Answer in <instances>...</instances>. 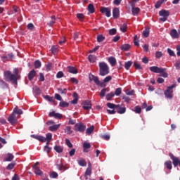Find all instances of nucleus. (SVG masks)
I'll return each mask as SVG.
<instances>
[{
    "label": "nucleus",
    "instance_id": "nucleus-1",
    "mask_svg": "<svg viewBox=\"0 0 180 180\" xmlns=\"http://www.w3.org/2000/svg\"><path fill=\"white\" fill-rule=\"evenodd\" d=\"M18 72L17 68L14 69L13 74H12V72L11 71L4 72V78L7 82H11L16 85V84H18Z\"/></svg>",
    "mask_w": 180,
    "mask_h": 180
},
{
    "label": "nucleus",
    "instance_id": "nucleus-2",
    "mask_svg": "<svg viewBox=\"0 0 180 180\" xmlns=\"http://www.w3.org/2000/svg\"><path fill=\"white\" fill-rule=\"evenodd\" d=\"M99 67V75L101 77H105V75H108L110 72L109 65H108V63L105 62H100L98 63Z\"/></svg>",
    "mask_w": 180,
    "mask_h": 180
},
{
    "label": "nucleus",
    "instance_id": "nucleus-3",
    "mask_svg": "<svg viewBox=\"0 0 180 180\" xmlns=\"http://www.w3.org/2000/svg\"><path fill=\"white\" fill-rule=\"evenodd\" d=\"M150 71L151 72H155V74H161L160 77H162L163 78H167L168 77V73L165 72L167 71V68H162L157 66H152L149 68Z\"/></svg>",
    "mask_w": 180,
    "mask_h": 180
},
{
    "label": "nucleus",
    "instance_id": "nucleus-4",
    "mask_svg": "<svg viewBox=\"0 0 180 180\" xmlns=\"http://www.w3.org/2000/svg\"><path fill=\"white\" fill-rule=\"evenodd\" d=\"M176 86V84H172V86H169L167 87V90L165 91V96L168 98V99H172L174 96V88Z\"/></svg>",
    "mask_w": 180,
    "mask_h": 180
},
{
    "label": "nucleus",
    "instance_id": "nucleus-5",
    "mask_svg": "<svg viewBox=\"0 0 180 180\" xmlns=\"http://www.w3.org/2000/svg\"><path fill=\"white\" fill-rule=\"evenodd\" d=\"M160 16H162V18H159V20L161 22H166V20L168 19V17L169 16V12L167 10H162L159 12Z\"/></svg>",
    "mask_w": 180,
    "mask_h": 180
},
{
    "label": "nucleus",
    "instance_id": "nucleus-6",
    "mask_svg": "<svg viewBox=\"0 0 180 180\" xmlns=\"http://www.w3.org/2000/svg\"><path fill=\"white\" fill-rule=\"evenodd\" d=\"M86 129V126H85V124H84V123L82 122L77 123L75 125V131H79L80 133H84Z\"/></svg>",
    "mask_w": 180,
    "mask_h": 180
},
{
    "label": "nucleus",
    "instance_id": "nucleus-7",
    "mask_svg": "<svg viewBox=\"0 0 180 180\" xmlns=\"http://www.w3.org/2000/svg\"><path fill=\"white\" fill-rule=\"evenodd\" d=\"M8 120L11 124H16L18 123V116L12 113L8 118Z\"/></svg>",
    "mask_w": 180,
    "mask_h": 180
},
{
    "label": "nucleus",
    "instance_id": "nucleus-8",
    "mask_svg": "<svg viewBox=\"0 0 180 180\" xmlns=\"http://www.w3.org/2000/svg\"><path fill=\"white\" fill-rule=\"evenodd\" d=\"M82 105V108L84 110H90V109H92V103H91L89 100H86L84 101Z\"/></svg>",
    "mask_w": 180,
    "mask_h": 180
},
{
    "label": "nucleus",
    "instance_id": "nucleus-9",
    "mask_svg": "<svg viewBox=\"0 0 180 180\" xmlns=\"http://www.w3.org/2000/svg\"><path fill=\"white\" fill-rule=\"evenodd\" d=\"M89 79L90 81H94L96 85H101V81L98 77L91 75L89 76Z\"/></svg>",
    "mask_w": 180,
    "mask_h": 180
},
{
    "label": "nucleus",
    "instance_id": "nucleus-10",
    "mask_svg": "<svg viewBox=\"0 0 180 180\" xmlns=\"http://www.w3.org/2000/svg\"><path fill=\"white\" fill-rule=\"evenodd\" d=\"M101 13H105L107 18H110V9L109 8L103 7L101 9Z\"/></svg>",
    "mask_w": 180,
    "mask_h": 180
},
{
    "label": "nucleus",
    "instance_id": "nucleus-11",
    "mask_svg": "<svg viewBox=\"0 0 180 180\" xmlns=\"http://www.w3.org/2000/svg\"><path fill=\"white\" fill-rule=\"evenodd\" d=\"M112 16L114 19H117L119 16H120V11L119 10V8H115L112 11Z\"/></svg>",
    "mask_w": 180,
    "mask_h": 180
},
{
    "label": "nucleus",
    "instance_id": "nucleus-12",
    "mask_svg": "<svg viewBox=\"0 0 180 180\" xmlns=\"http://www.w3.org/2000/svg\"><path fill=\"white\" fill-rule=\"evenodd\" d=\"M45 141H42V143H47V144H49V143H50L51 141V139H53V134L51 133H48L46 134V137H44Z\"/></svg>",
    "mask_w": 180,
    "mask_h": 180
},
{
    "label": "nucleus",
    "instance_id": "nucleus-13",
    "mask_svg": "<svg viewBox=\"0 0 180 180\" xmlns=\"http://www.w3.org/2000/svg\"><path fill=\"white\" fill-rule=\"evenodd\" d=\"M49 116L51 117H55L56 119H61L63 117V115H61V114L57 113V112H56L54 111L51 112L49 113Z\"/></svg>",
    "mask_w": 180,
    "mask_h": 180
},
{
    "label": "nucleus",
    "instance_id": "nucleus-14",
    "mask_svg": "<svg viewBox=\"0 0 180 180\" xmlns=\"http://www.w3.org/2000/svg\"><path fill=\"white\" fill-rule=\"evenodd\" d=\"M60 126H61V124H53L49 127V130H50V131H57L60 128Z\"/></svg>",
    "mask_w": 180,
    "mask_h": 180
},
{
    "label": "nucleus",
    "instance_id": "nucleus-15",
    "mask_svg": "<svg viewBox=\"0 0 180 180\" xmlns=\"http://www.w3.org/2000/svg\"><path fill=\"white\" fill-rule=\"evenodd\" d=\"M170 36L173 39H178V37H179V34H178V31H176V30H172L170 32Z\"/></svg>",
    "mask_w": 180,
    "mask_h": 180
},
{
    "label": "nucleus",
    "instance_id": "nucleus-16",
    "mask_svg": "<svg viewBox=\"0 0 180 180\" xmlns=\"http://www.w3.org/2000/svg\"><path fill=\"white\" fill-rule=\"evenodd\" d=\"M131 11H132V15L134 16H137L139 13H140V8L135 6H131Z\"/></svg>",
    "mask_w": 180,
    "mask_h": 180
},
{
    "label": "nucleus",
    "instance_id": "nucleus-17",
    "mask_svg": "<svg viewBox=\"0 0 180 180\" xmlns=\"http://www.w3.org/2000/svg\"><path fill=\"white\" fill-rule=\"evenodd\" d=\"M68 71L70 72V74H78V70H77L75 67L68 66Z\"/></svg>",
    "mask_w": 180,
    "mask_h": 180
},
{
    "label": "nucleus",
    "instance_id": "nucleus-18",
    "mask_svg": "<svg viewBox=\"0 0 180 180\" xmlns=\"http://www.w3.org/2000/svg\"><path fill=\"white\" fill-rule=\"evenodd\" d=\"M77 164L80 165V167H86V162L84 160V158H79L77 160Z\"/></svg>",
    "mask_w": 180,
    "mask_h": 180
},
{
    "label": "nucleus",
    "instance_id": "nucleus-19",
    "mask_svg": "<svg viewBox=\"0 0 180 180\" xmlns=\"http://www.w3.org/2000/svg\"><path fill=\"white\" fill-rule=\"evenodd\" d=\"M34 77H36V70H32L28 74V79H30V81H32V79H33Z\"/></svg>",
    "mask_w": 180,
    "mask_h": 180
},
{
    "label": "nucleus",
    "instance_id": "nucleus-20",
    "mask_svg": "<svg viewBox=\"0 0 180 180\" xmlns=\"http://www.w3.org/2000/svg\"><path fill=\"white\" fill-rule=\"evenodd\" d=\"M108 62L112 67H115V65H116V58L115 57L111 56L108 58Z\"/></svg>",
    "mask_w": 180,
    "mask_h": 180
},
{
    "label": "nucleus",
    "instance_id": "nucleus-21",
    "mask_svg": "<svg viewBox=\"0 0 180 180\" xmlns=\"http://www.w3.org/2000/svg\"><path fill=\"white\" fill-rule=\"evenodd\" d=\"M120 30L123 33H126V32H127V24L126 22L121 24Z\"/></svg>",
    "mask_w": 180,
    "mask_h": 180
},
{
    "label": "nucleus",
    "instance_id": "nucleus-22",
    "mask_svg": "<svg viewBox=\"0 0 180 180\" xmlns=\"http://www.w3.org/2000/svg\"><path fill=\"white\" fill-rule=\"evenodd\" d=\"M84 152L88 153V148H91V143L88 142H84L83 143Z\"/></svg>",
    "mask_w": 180,
    "mask_h": 180
},
{
    "label": "nucleus",
    "instance_id": "nucleus-23",
    "mask_svg": "<svg viewBox=\"0 0 180 180\" xmlns=\"http://www.w3.org/2000/svg\"><path fill=\"white\" fill-rule=\"evenodd\" d=\"M54 150L55 151H56V153H63V150H64V148H63V146H60L58 145H56L54 146Z\"/></svg>",
    "mask_w": 180,
    "mask_h": 180
},
{
    "label": "nucleus",
    "instance_id": "nucleus-24",
    "mask_svg": "<svg viewBox=\"0 0 180 180\" xmlns=\"http://www.w3.org/2000/svg\"><path fill=\"white\" fill-rule=\"evenodd\" d=\"M32 137H33L34 139H36V140H39V141H45V139L44 136H38V135H32Z\"/></svg>",
    "mask_w": 180,
    "mask_h": 180
},
{
    "label": "nucleus",
    "instance_id": "nucleus-25",
    "mask_svg": "<svg viewBox=\"0 0 180 180\" xmlns=\"http://www.w3.org/2000/svg\"><path fill=\"white\" fill-rule=\"evenodd\" d=\"M73 96L75 97V99L71 101V103H72V105H77V103H78V94L75 92Z\"/></svg>",
    "mask_w": 180,
    "mask_h": 180
},
{
    "label": "nucleus",
    "instance_id": "nucleus-26",
    "mask_svg": "<svg viewBox=\"0 0 180 180\" xmlns=\"http://www.w3.org/2000/svg\"><path fill=\"white\" fill-rule=\"evenodd\" d=\"M34 174H36V175H39V176H41V175H43V172H41V170H40V169L37 167H35L34 169Z\"/></svg>",
    "mask_w": 180,
    "mask_h": 180
},
{
    "label": "nucleus",
    "instance_id": "nucleus-27",
    "mask_svg": "<svg viewBox=\"0 0 180 180\" xmlns=\"http://www.w3.org/2000/svg\"><path fill=\"white\" fill-rule=\"evenodd\" d=\"M23 111H22L20 109L18 108H15L13 111V114L14 115H22Z\"/></svg>",
    "mask_w": 180,
    "mask_h": 180
},
{
    "label": "nucleus",
    "instance_id": "nucleus-28",
    "mask_svg": "<svg viewBox=\"0 0 180 180\" xmlns=\"http://www.w3.org/2000/svg\"><path fill=\"white\" fill-rule=\"evenodd\" d=\"M91 174H92V169L87 168L85 172V179H88V176H91Z\"/></svg>",
    "mask_w": 180,
    "mask_h": 180
},
{
    "label": "nucleus",
    "instance_id": "nucleus-29",
    "mask_svg": "<svg viewBox=\"0 0 180 180\" xmlns=\"http://www.w3.org/2000/svg\"><path fill=\"white\" fill-rule=\"evenodd\" d=\"M121 50H123L124 51H127L128 50H130V45L129 44H123L121 46Z\"/></svg>",
    "mask_w": 180,
    "mask_h": 180
},
{
    "label": "nucleus",
    "instance_id": "nucleus-30",
    "mask_svg": "<svg viewBox=\"0 0 180 180\" xmlns=\"http://www.w3.org/2000/svg\"><path fill=\"white\" fill-rule=\"evenodd\" d=\"M165 165H166L167 169H172V162H171V160L166 161Z\"/></svg>",
    "mask_w": 180,
    "mask_h": 180
},
{
    "label": "nucleus",
    "instance_id": "nucleus-31",
    "mask_svg": "<svg viewBox=\"0 0 180 180\" xmlns=\"http://www.w3.org/2000/svg\"><path fill=\"white\" fill-rule=\"evenodd\" d=\"M94 129L95 127L94 126H91L89 128H87L86 133L88 134V136L93 133Z\"/></svg>",
    "mask_w": 180,
    "mask_h": 180
},
{
    "label": "nucleus",
    "instance_id": "nucleus-32",
    "mask_svg": "<svg viewBox=\"0 0 180 180\" xmlns=\"http://www.w3.org/2000/svg\"><path fill=\"white\" fill-rule=\"evenodd\" d=\"M33 92L36 94V95H40V94H41V91H40V89L37 86L33 88Z\"/></svg>",
    "mask_w": 180,
    "mask_h": 180
},
{
    "label": "nucleus",
    "instance_id": "nucleus-33",
    "mask_svg": "<svg viewBox=\"0 0 180 180\" xmlns=\"http://www.w3.org/2000/svg\"><path fill=\"white\" fill-rule=\"evenodd\" d=\"M5 160L6 161L8 162L12 161V160H13V155H12L11 153L7 154Z\"/></svg>",
    "mask_w": 180,
    "mask_h": 180
},
{
    "label": "nucleus",
    "instance_id": "nucleus-34",
    "mask_svg": "<svg viewBox=\"0 0 180 180\" xmlns=\"http://www.w3.org/2000/svg\"><path fill=\"white\" fill-rule=\"evenodd\" d=\"M89 61H90V63H95L96 61V56L94 55H89Z\"/></svg>",
    "mask_w": 180,
    "mask_h": 180
},
{
    "label": "nucleus",
    "instance_id": "nucleus-35",
    "mask_svg": "<svg viewBox=\"0 0 180 180\" xmlns=\"http://www.w3.org/2000/svg\"><path fill=\"white\" fill-rule=\"evenodd\" d=\"M51 19H52V20L50 21L49 22H48L49 26H53L54 25V23H56V16L55 15H52L51 17Z\"/></svg>",
    "mask_w": 180,
    "mask_h": 180
},
{
    "label": "nucleus",
    "instance_id": "nucleus-36",
    "mask_svg": "<svg viewBox=\"0 0 180 180\" xmlns=\"http://www.w3.org/2000/svg\"><path fill=\"white\" fill-rule=\"evenodd\" d=\"M88 11L90 12V13H94V12H95V8H94L93 4H89L88 6Z\"/></svg>",
    "mask_w": 180,
    "mask_h": 180
},
{
    "label": "nucleus",
    "instance_id": "nucleus-37",
    "mask_svg": "<svg viewBox=\"0 0 180 180\" xmlns=\"http://www.w3.org/2000/svg\"><path fill=\"white\" fill-rule=\"evenodd\" d=\"M114 96H115V93L110 92V94L106 95V99L107 101H110V99H112V98H113Z\"/></svg>",
    "mask_w": 180,
    "mask_h": 180
},
{
    "label": "nucleus",
    "instance_id": "nucleus-38",
    "mask_svg": "<svg viewBox=\"0 0 180 180\" xmlns=\"http://www.w3.org/2000/svg\"><path fill=\"white\" fill-rule=\"evenodd\" d=\"M131 64H133L131 61L126 62L124 65V68L127 70H129L130 67H131Z\"/></svg>",
    "mask_w": 180,
    "mask_h": 180
},
{
    "label": "nucleus",
    "instance_id": "nucleus-39",
    "mask_svg": "<svg viewBox=\"0 0 180 180\" xmlns=\"http://www.w3.org/2000/svg\"><path fill=\"white\" fill-rule=\"evenodd\" d=\"M103 40H105V37H103V35L100 34L97 37L98 43H101V42L103 41Z\"/></svg>",
    "mask_w": 180,
    "mask_h": 180
},
{
    "label": "nucleus",
    "instance_id": "nucleus-40",
    "mask_svg": "<svg viewBox=\"0 0 180 180\" xmlns=\"http://www.w3.org/2000/svg\"><path fill=\"white\" fill-rule=\"evenodd\" d=\"M34 65L35 68H40V67H41V62H40V60H36Z\"/></svg>",
    "mask_w": 180,
    "mask_h": 180
},
{
    "label": "nucleus",
    "instance_id": "nucleus-41",
    "mask_svg": "<svg viewBox=\"0 0 180 180\" xmlns=\"http://www.w3.org/2000/svg\"><path fill=\"white\" fill-rule=\"evenodd\" d=\"M143 35L144 36V37H148V36L150 35V30L146 28L145 30H143Z\"/></svg>",
    "mask_w": 180,
    "mask_h": 180
},
{
    "label": "nucleus",
    "instance_id": "nucleus-42",
    "mask_svg": "<svg viewBox=\"0 0 180 180\" xmlns=\"http://www.w3.org/2000/svg\"><path fill=\"white\" fill-rule=\"evenodd\" d=\"M65 133H67V134H72V130H71V127H66L65 129Z\"/></svg>",
    "mask_w": 180,
    "mask_h": 180
},
{
    "label": "nucleus",
    "instance_id": "nucleus-43",
    "mask_svg": "<svg viewBox=\"0 0 180 180\" xmlns=\"http://www.w3.org/2000/svg\"><path fill=\"white\" fill-rule=\"evenodd\" d=\"M121 94H122V88L120 87L116 89L114 94L116 95V96H120Z\"/></svg>",
    "mask_w": 180,
    "mask_h": 180
},
{
    "label": "nucleus",
    "instance_id": "nucleus-44",
    "mask_svg": "<svg viewBox=\"0 0 180 180\" xmlns=\"http://www.w3.org/2000/svg\"><path fill=\"white\" fill-rule=\"evenodd\" d=\"M118 113H120V115H123V113H126V108H120L118 109Z\"/></svg>",
    "mask_w": 180,
    "mask_h": 180
},
{
    "label": "nucleus",
    "instance_id": "nucleus-45",
    "mask_svg": "<svg viewBox=\"0 0 180 180\" xmlns=\"http://www.w3.org/2000/svg\"><path fill=\"white\" fill-rule=\"evenodd\" d=\"M51 51L53 54H57V53L58 52V49H57L56 46H52L51 49Z\"/></svg>",
    "mask_w": 180,
    "mask_h": 180
},
{
    "label": "nucleus",
    "instance_id": "nucleus-46",
    "mask_svg": "<svg viewBox=\"0 0 180 180\" xmlns=\"http://www.w3.org/2000/svg\"><path fill=\"white\" fill-rule=\"evenodd\" d=\"M77 18L79 19V20H80L81 22H82V20H84V14L82 13H78L77 14Z\"/></svg>",
    "mask_w": 180,
    "mask_h": 180
},
{
    "label": "nucleus",
    "instance_id": "nucleus-47",
    "mask_svg": "<svg viewBox=\"0 0 180 180\" xmlns=\"http://www.w3.org/2000/svg\"><path fill=\"white\" fill-rule=\"evenodd\" d=\"M13 168H15V162L8 164V165L6 167V169H13Z\"/></svg>",
    "mask_w": 180,
    "mask_h": 180
},
{
    "label": "nucleus",
    "instance_id": "nucleus-48",
    "mask_svg": "<svg viewBox=\"0 0 180 180\" xmlns=\"http://www.w3.org/2000/svg\"><path fill=\"white\" fill-rule=\"evenodd\" d=\"M59 105L61 108H68V103L65 101H61Z\"/></svg>",
    "mask_w": 180,
    "mask_h": 180
},
{
    "label": "nucleus",
    "instance_id": "nucleus-49",
    "mask_svg": "<svg viewBox=\"0 0 180 180\" xmlns=\"http://www.w3.org/2000/svg\"><path fill=\"white\" fill-rule=\"evenodd\" d=\"M65 143L69 147V148H72V143H71V141L70 139H65Z\"/></svg>",
    "mask_w": 180,
    "mask_h": 180
},
{
    "label": "nucleus",
    "instance_id": "nucleus-50",
    "mask_svg": "<svg viewBox=\"0 0 180 180\" xmlns=\"http://www.w3.org/2000/svg\"><path fill=\"white\" fill-rule=\"evenodd\" d=\"M135 113H141V108L140 106H136L134 108Z\"/></svg>",
    "mask_w": 180,
    "mask_h": 180
},
{
    "label": "nucleus",
    "instance_id": "nucleus-51",
    "mask_svg": "<svg viewBox=\"0 0 180 180\" xmlns=\"http://www.w3.org/2000/svg\"><path fill=\"white\" fill-rule=\"evenodd\" d=\"M167 53L168 54H169L172 57H175V52H174V51H172L170 49H167Z\"/></svg>",
    "mask_w": 180,
    "mask_h": 180
},
{
    "label": "nucleus",
    "instance_id": "nucleus-52",
    "mask_svg": "<svg viewBox=\"0 0 180 180\" xmlns=\"http://www.w3.org/2000/svg\"><path fill=\"white\" fill-rule=\"evenodd\" d=\"M117 31L116 30V29L112 28L109 30V34H110V36H113V35H115V33H117Z\"/></svg>",
    "mask_w": 180,
    "mask_h": 180
},
{
    "label": "nucleus",
    "instance_id": "nucleus-53",
    "mask_svg": "<svg viewBox=\"0 0 180 180\" xmlns=\"http://www.w3.org/2000/svg\"><path fill=\"white\" fill-rule=\"evenodd\" d=\"M134 46H136L137 47L140 46V44H139V39H137V35L134 37Z\"/></svg>",
    "mask_w": 180,
    "mask_h": 180
},
{
    "label": "nucleus",
    "instance_id": "nucleus-54",
    "mask_svg": "<svg viewBox=\"0 0 180 180\" xmlns=\"http://www.w3.org/2000/svg\"><path fill=\"white\" fill-rule=\"evenodd\" d=\"M107 106H108V108H110V109H115V108H116V106H117V105H116L113 103H108Z\"/></svg>",
    "mask_w": 180,
    "mask_h": 180
},
{
    "label": "nucleus",
    "instance_id": "nucleus-55",
    "mask_svg": "<svg viewBox=\"0 0 180 180\" xmlns=\"http://www.w3.org/2000/svg\"><path fill=\"white\" fill-rule=\"evenodd\" d=\"M112 81V76H107L105 78H104L103 79V82L106 83V82H109Z\"/></svg>",
    "mask_w": 180,
    "mask_h": 180
},
{
    "label": "nucleus",
    "instance_id": "nucleus-56",
    "mask_svg": "<svg viewBox=\"0 0 180 180\" xmlns=\"http://www.w3.org/2000/svg\"><path fill=\"white\" fill-rule=\"evenodd\" d=\"M155 57H156V58H161V57H162V52L157 51L155 53Z\"/></svg>",
    "mask_w": 180,
    "mask_h": 180
},
{
    "label": "nucleus",
    "instance_id": "nucleus-57",
    "mask_svg": "<svg viewBox=\"0 0 180 180\" xmlns=\"http://www.w3.org/2000/svg\"><path fill=\"white\" fill-rule=\"evenodd\" d=\"M161 5H162V2H161V0H160L156 2V4H155V7L156 8V9H158V8L161 6Z\"/></svg>",
    "mask_w": 180,
    "mask_h": 180
},
{
    "label": "nucleus",
    "instance_id": "nucleus-58",
    "mask_svg": "<svg viewBox=\"0 0 180 180\" xmlns=\"http://www.w3.org/2000/svg\"><path fill=\"white\" fill-rule=\"evenodd\" d=\"M50 176L51 178H57V176H58V174H57V172H52L50 174Z\"/></svg>",
    "mask_w": 180,
    "mask_h": 180
},
{
    "label": "nucleus",
    "instance_id": "nucleus-59",
    "mask_svg": "<svg viewBox=\"0 0 180 180\" xmlns=\"http://www.w3.org/2000/svg\"><path fill=\"white\" fill-rule=\"evenodd\" d=\"M44 99H46V101H49V102H53V97H50V96H44Z\"/></svg>",
    "mask_w": 180,
    "mask_h": 180
},
{
    "label": "nucleus",
    "instance_id": "nucleus-60",
    "mask_svg": "<svg viewBox=\"0 0 180 180\" xmlns=\"http://www.w3.org/2000/svg\"><path fill=\"white\" fill-rule=\"evenodd\" d=\"M105 94H106V89H103L101 91L100 96H101L102 98H103V96H105Z\"/></svg>",
    "mask_w": 180,
    "mask_h": 180
},
{
    "label": "nucleus",
    "instance_id": "nucleus-61",
    "mask_svg": "<svg viewBox=\"0 0 180 180\" xmlns=\"http://www.w3.org/2000/svg\"><path fill=\"white\" fill-rule=\"evenodd\" d=\"M101 137L102 139H103V140H109L110 139V135L109 134L102 135Z\"/></svg>",
    "mask_w": 180,
    "mask_h": 180
},
{
    "label": "nucleus",
    "instance_id": "nucleus-62",
    "mask_svg": "<svg viewBox=\"0 0 180 180\" xmlns=\"http://www.w3.org/2000/svg\"><path fill=\"white\" fill-rule=\"evenodd\" d=\"M174 67H176V69L180 70V60H177L176 63L174 64Z\"/></svg>",
    "mask_w": 180,
    "mask_h": 180
},
{
    "label": "nucleus",
    "instance_id": "nucleus-63",
    "mask_svg": "<svg viewBox=\"0 0 180 180\" xmlns=\"http://www.w3.org/2000/svg\"><path fill=\"white\" fill-rule=\"evenodd\" d=\"M55 98L57 100V101H62L63 98L60 96V94H55Z\"/></svg>",
    "mask_w": 180,
    "mask_h": 180
},
{
    "label": "nucleus",
    "instance_id": "nucleus-64",
    "mask_svg": "<svg viewBox=\"0 0 180 180\" xmlns=\"http://www.w3.org/2000/svg\"><path fill=\"white\" fill-rule=\"evenodd\" d=\"M75 155V149H71L70 150V152H69V155L70 156V157H72L73 155Z\"/></svg>",
    "mask_w": 180,
    "mask_h": 180
}]
</instances>
